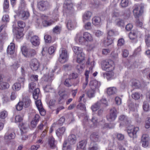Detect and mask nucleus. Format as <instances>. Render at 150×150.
Segmentation results:
<instances>
[{
    "label": "nucleus",
    "instance_id": "61",
    "mask_svg": "<svg viewBox=\"0 0 150 150\" xmlns=\"http://www.w3.org/2000/svg\"><path fill=\"white\" fill-rule=\"evenodd\" d=\"M23 36L22 32L18 31L16 34V37L17 39H20Z\"/></svg>",
    "mask_w": 150,
    "mask_h": 150
},
{
    "label": "nucleus",
    "instance_id": "59",
    "mask_svg": "<svg viewBox=\"0 0 150 150\" xmlns=\"http://www.w3.org/2000/svg\"><path fill=\"white\" fill-rule=\"evenodd\" d=\"M124 22L122 19H119L117 20V24L119 26H122L123 25Z\"/></svg>",
    "mask_w": 150,
    "mask_h": 150
},
{
    "label": "nucleus",
    "instance_id": "56",
    "mask_svg": "<svg viewBox=\"0 0 150 150\" xmlns=\"http://www.w3.org/2000/svg\"><path fill=\"white\" fill-rule=\"evenodd\" d=\"M36 105L38 108H41L42 107V105L40 100H38L35 101Z\"/></svg>",
    "mask_w": 150,
    "mask_h": 150
},
{
    "label": "nucleus",
    "instance_id": "57",
    "mask_svg": "<svg viewBox=\"0 0 150 150\" xmlns=\"http://www.w3.org/2000/svg\"><path fill=\"white\" fill-rule=\"evenodd\" d=\"M60 30L61 28L58 26H56L54 28L53 31L54 32L58 34L60 33Z\"/></svg>",
    "mask_w": 150,
    "mask_h": 150
},
{
    "label": "nucleus",
    "instance_id": "8",
    "mask_svg": "<svg viewBox=\"0 0 150 150\" xmlns=\"http://www.w3.org/2000/svg\"><path fill=\"white\" fill-rule=\"evenodd\" d=\"M107 39L105 40V45H108L112 44V37L115 35V32L112 30H109L107 33Z\"/></svg>",
    "mask_w": 150,
    "mask_h": 150
},
{
    "label": "nucleus",
    "instance_id": "19",
    "mask_svg": "<svg viewBox=\"0 0 150 150\" xmlns=\"http://www.w3.org/2000/svg\"><path fill=\"white\" fill-rule=\"evenodd\" d=\"M89 86L91 89L95 90L99 87L100 83L96 80H93L90 81Z\"/></svg>",
    "mask_w": 150,
    "mask_h": 150
},
{
    "label": "nucleus",
    "instance_id": "53",
    "mask_svg": "<svg viewBox=\"0 0 150 150\" xmlns=\"http://www.w3.org/2000/svg\"><path fill=\"white\" fill-rule=\"evenodd\" d=\"M98 148V146L96 144H95L93 146H92L91 143L88 150H97Z\"/></svg>",
    "mask_w": 150,
    "mask_h": 150
},
{
    "label": "nucleus",
    "instance_id": "39",
    "mask_svg": "<svg viewBox=\"0 0 150 150\" xmlns=\"http://www.w3.org/2000/svg\"><path fill=\"white\" fill-rule=\"evenodd\" d=\"M9 86V84L7 82H2L0 83V89H1L7 88Z\"/></svg>",
    "mask_w": 150,
    "mask_h": 150
},
{
    "label": "nucleus",
    "instance_id": "54",
    "mask_svg": "<svg viewBox=\"0 0 150 150\" xmlns=\"http://www.w3.org/2000/svg\"><path fill=\"white\" fill-rule=\"evenodd\" d=\"M15 122H21L23 120V118L20 115H16L15 117Z\"/></svg>",
    "mask_w": 150,
    "mask_h": 150
},
{
    "label": "nucleus",
    "instance_id": "17",
    "mask_svg": "<svg viewBox=\"0 0 150 150\" xmlns=\"http://www.w3.org/2000/svg\"><path fill=\"white\" fill-rule=\"evenodd\" d=\"M138 31L137 30H133L129 34V38L132 40H134L133 42L135 43L137 42V35Z\"/></svg>",
    "mask_w": 150,
    "mask_h": 150
},
{
    "label": "nucleus",
    "instance_id": "9",
    "mask_svg": "<svg viewBox=\"0 0 150 150\" xmlns=\"http://www.w3.org/2000/svg\"><path fill=\"white\" fill-rule=\"evenodd\" d=\"M30 66L33 70L36 71L38 69L40 66V64L36 59H33L30 62Z\"/></svg>",
    "mask_w": 150,
    "mask_h": 150
},
{
    "label": "nucleus",
    "instance_id": "21",
    "mask_svg": "<svg viewBox=\"0 0 150 150\" xmlns=\"http://www.w3.org/2000/svg\"><path fill=\"white\" fill-rule=\"evenodd\" d=\"M114 73L112 71H109L106 73H103V76L104 77H106L108 80H109L115 78Z\"/></svg>",
    "mask_w": 150,
    "mask_h": 150
},
{
    "label": "nucleus",
    "instance_id": "62",
    "mask_svg": "<svg viewBox=\"0 0 150 150\" xmlns=\"http://www.w3.org/2000/svg\"><path fill=\"white\" fill-rule=\"evenodd\" d=\"M115 103L117 105H120L121 103V99L118 97H115Z\"/></svg>",
    "mask_w": 150,
    "mask_h": 150
},
{
    "label": "nucleus",
    "instance_id": "43",
    "mask_svg": "<svg viewBox=\"0 0 150 150\" xmlns=\"http://www.w3.org/2000/svg\"><path fill=\"white\" fill-rule=\"evenodd\" d=\"M83 28L86 30H90L92 29V25L90 22H87L85 23L83 26Z\"/></svg>",
    "mask_w": 150,
    "mask_h": 150
},
{
    "label": "nucleus",
    "instance_id": "23",
    "mask_svg": "<svg viewBox=\"0 0 150 150\" xmlns=\"http://www.w3.org/2000/svg\"><path fill=\"white\" fill-rule=\"evenodd\" d=\"M86 141L85 140L79 142V145L77 146V150H86Z\"/></svg>",
    "mask_w": 150,
    "mask_h": 150
},
{
    "label": "nucleus",
    "instance_id": "33",
    "mask_svg": "<svg viewBox=\"0 0 150 150\" xmlns=\"http://www.w3.org/2000/svg\"><path fill=\"white\" fill-rule=\"evenodd\" d=\"M22 102L23 103L24 107L26 108L30 105L31 101L28 97H27L23 98V101Z\"/></svg>",
    "mask_w": 150,
    "mask_h": 150
},
{
    "label": "nucleus",
    "instance_id": "20",
    "mask_svg": "<svg viewBox=\"0 0 150 150\" xmlns=\"http://www.w3.org/2000/svg\"><path fill=\"white\" fill-rule=\"evenodd\" d=\"M92 13L89 11H86L82 16V20L83 22L89 20L92 16Z\"/></svg>",
    "mask_w": 150,
    "mask_h": 150
},
{
    "label": "nucleus",
    "instance_id": "26",
    "mask_svg": "<svg viewBox=\"0 0 150 150\" xmlns=\"http://www.w3.org/2000/svg\"><path fill=\"white\" fill-rule=\"evenodd\" d=\"M117 92L116 88L115 87H110L107 88V93L109 96L115 94Z\"/></svg>",
    "mask_w": 150,
    "mask_h": 150
},
{
    "label": "nucleus",
    "instance_id": "44",
    "mask_svg": "<svg viewBox=\"0 0 150 150\" xmlns=\"http://www.w3.org/2000/svg\"><path fill=\"white\" fill-rule=\"evenodd\" d=\"M64 85L67 87H70L72 85L71 79L69 78L65 80L64 82Z\"/></svg>",
    "mask_w": 150,
    "mask_h": 150
},
{
    "label": "nucleus",
    "instance_id": "38",
    "mask_svg": "<svg viewBox=\"0 0 150 150\" xmlns=\"http://www.w3.org/2000/svg\"><path fill=\"white\" fill-rule=\"evenodd\" d=\"M54 22V21L52 20L49 21L45 20L42 22V23L43 26L47 27L51 25Z\"/></svg>",
    "mask_w": 150,
    "mask_h": 150
},
{
    "label": "nucleus",
    "instance_id": "29",
    "mask_svg": "<svg viewBox=\"0 0 150 150\" xmlns=\"http://www.w3.org/2000/svg\"><path fill=\"white\" fill-rule=\"evenodd\" d=\"M83 35L84 38L86 41H91L93 40V38L91 35L87 32H85L83 33Z\"/></svg>",
    "mask_w": 150,
    "mask_h": 150
},
{
    "label": "nucleus",
    "instance_id": "4",
    "mask_svg": "<svg viewBox=\"0 0 150 150\" xmlns=\"http://www.w3.org/2000/svg\"><path fill=\"white\" fill-rule=\"evenodd\" d=\"M23 54L26 57H30L36 55L35 50L33 49L28 50L25 46L23 47L21 49Z\"/></svg>",
    "mask_w": 150,
    "mask_h": 150
},
{
    "label": "nucleus",
    "instance_id": "41",
    "mask_svg": "<svg viewBox=\"0 0 150 150\" xmlns=\"http://www.w3.org/2000/svg\"><path fill=\"white\" fill-rule=\"evenodd\" d=\"M48 144L50 145V147L54 148L55 147L54 144V139L53 137H50L48 140Z\"/></svg>",
    "mask_w": 150,
    "mask_h": 150
},
{
    "label": "nucleus",
    "instance_id": "5",
    "mask_svg": "<svg viewBox=\"0 0 150 150\" xmlns=\"http://www.w3.org/2000/svg\"><path fill=\"white\" fill-rule=\"evenodd\" d=\"M117 111L114 107L112 108L110 110V113L107 116V120L110 122L114 120L117 116Z\"/></svg>",
    "mask_w": 150,
    "mask_h": 150
},
{
    "label": "nucleus",
    "instance_id": "51",
    "mask_svg": "<svg viewBox=\"0 0 150 150\" xmlns=\"http://www.w3.org/2000/svg\"><path fill=\"white\" fill-rule=\"evenodd\" d=\"M77 108L78 109H79L81 110H84L86 111V108L85 105L80 103L77 105Z\"/></svg>",
    "mask_w": 150,
    "mask_h": 150
},
{
    "label": "nucleus",
    "instance_id": "37",
    "mask_svg": "<svg viewBox=\"0 0 150 150\" xmlns=\"http://www.w3.org/2000/svg\"><path fill=\"white\" fill-rule=\"evenodd\" d=\"M100 102L97 101L91 106V108L93 111H96L100 108Z\"/></svg>",
    "mask_w": 150,
    "mask_h": 150
},
{
    "label": "nucleus",
    "instance_id": "6",
    "mask_svg": "<svg viewBox=\"0 0 150 150\" xmlns=\"http://www.w3.org/2000/svg\"><path fill=\"white\" fill-rule=\"evenodd\" d=\"M68 58L67 51L64 48H62L61 51L60 53L59 61L61 63L65 62Z\"/></svg>",
    "mask_w": 150,
    "mask_h": 150
},
{
    "label": "nucleus",
    "instance_id": "12",
    "mask_svg": "<svg viewBox=\"0 0 150 150\" xmlns=\"http://www.w3.org/2000/svg\"><path fill=\"white\" fill-rule=\"evenodd\" d=\"M48 6V4L47 1H40L38 4V7L39 10L44 11L47 9Z\"/></svg>",
    "mask_w": 150,
    "mask_h": 150
},
{
    "label": "nucleus",
    "instance_id": "35",
    "mask_svg": "<svg viewBox=\"0 0 150 150\" xmlns=\"http://www.w3.org/2000/svg\"><path fill=\"white\" fill-rule=\"evenodd\" d=\"M15 134L14 133L10 134L6 133L5 135L4 138L5 139H11L15 138Z\"/></svg>",
    "mask_w": 150,
    "mask_h": 150
},
{
    "label": "nucleus",
    "instance_id": "18",
    "mask_svg": "<svg viewBox=\"0 0 150 150\" xmlns=\"http://www.w3.org/2000/svg\"><path fill=\"white\" fill-rule=\"evenodd\" d=\"M18 16L23 20H25L29 17L30 13L27 11L22 10L19 12Z\"/></svg>",
    "mask_w": 150,
    "mask_h": 150
},
{
    "label": "nucleus",
    "instance_id": "2",
    "mask_svg": "<svg viewBox=\"0 0 150 150\" xmlns=\"http://www.w3.org/2000/svg\"><path fill=\"white\" fill-rule=\"evenodd\" d=\"M115 67L114 62L111 60L103 62L102 65V69L105 71H113Z\"/></svg>",
    "mask_w": 150,
    "mask_h": 150
},
{
    "label": "nucleus",
    "instance_id": "32",
    "mask_svg": "<svg viewBox=\"0 0 150 150\" xmlns=\"http://www.w3.org/2000/svg\"><path fill=\"white\" fill-rule=\"evenodd\" d=\"M63 150H72V146L67 144V141H64L62 145Z\"/></svg>",
    "mask_w": 150,
    "mask_h": 150
},
{
    "label": "nucleus",
    "instance_id": "22",
    "mask_svg": "<svg viewBox=\"0 0 150 150\" xmlns=\"http://www.w3.org/2000/svg\"><path fill=\"white\" fill-rule=\"evenodd\" d=\"M30 41L32 44L35 46H38L40 43L39 38L36 35L33 36L30 39Z\"/></svg>",
    "mask_w": 150,
    "mask_h": 150
},
{
    "label": "nucleus",
    "instance_id": "50",
    "mask_svg": "<svg viewBox=\"0 0 150 150\" xmlns=\"http://www.w3.org/2000/svg\"><path fill=\"white\" fill-rule=\"evenodd\" d=\"M7 115V112L6 111L1 112L0 113V118L2 119H5Z\"/></svg>",
    "mask_w": 150,
    "mask_h": 150
},
{
    "label": "nucleus",
    "instance_id": "11",
    "mask_svg": "<svg viewBox=\"0 0 150 150\" xmlns=\"http://www.w3.org/2000/svg\"><path fill=\"white\" fill-rule=\"evenodd\" d=\"M19 127L21 131V135L26 133L29 130V126L26 123H22L19 124Z\"/></svg>",
    "mask_w": 150,
    "mask_h": 150
},
{
    "label": "nucleus",
    "instance_id": "30",
    "mask_svg": "<svg viewBox=\"0 0 150 150\" xmlns=\"http://www.w3.org/2000/svg\"><path fill=\"white\" fill-rule=\"evenodd\" d=\"M66 128L64 127L59 128L56 130V134L58 137L61 136L63 134Z\"/></svg>",
    "mask_w": 150,
    "mask_h": 150
},
{
    "label": "nucleus",
    "instance_id": "64",
    "mask_svg": "<svg viewBox=\"0 0 150 150\" xmlns=\"http://www.w3.org/2000/svg\"><path fill=\"white\" fill-rule=\"evenodd\" d=\"M150 127V118H148V119L146 121L145 127L148 129Z\"/></svg>",
    "mask_w": 150,
    "mask_h": 150
},
{
    "label": "nucleus",
    "instance_id": "31",
    "mask_svg": "<svg viewBox=\"0 0 150 150\" xmlns=\"http://www.w3.org/2000/svg\"><path fill=\"white\" fill-rule=\"evenodd\" d=\"M68 96L66 94L63 93L60 95L58 99V103L59 104H61L64 103L65 100L68 98Z\"/></svg>",
    "mask_w": 150,
    "mask_h": 150
},
{
    "label": "nucleus",
    "instance_id": "47",
    "mask_svg": "<svg viewBox=\"0 0 150 150\" xmlns=\"http://www.w3.org/2000/svg\"><path fill=\"white\" fill-rule=\"evenodd\" d=\"M140 94L137 92L133 93L132 94V98L135 100L139 99L140 98Z\"/></svg>",
    "mask_w": 150,
    "mask_h": 150
},
{
    "label": "nucleus",
    "instance_id": "14",
    "mask_svg": "<svg viewBox=\"0 0 150 150\" xmlns=\"http://www.w3.org/2000/svg\"><path fill=\"white\" fill-rule=\"evenodd\" d=\"M76 136L73 134L69 135L67 138V144L72 145L76 143Z\"/></svg>",
    "mask_w": 150,
    "mask_h": 150
},
{
    "label": "nucleus",
    "instance_id": "63",
    "mask_svg": "<svg viewBox=\"0 0 150 150\" xmlns=\"http://www.w3.org/2000/svg\"><path fill=\"white\" fill-rule=\"evenodd\" d=\"M117 139L120 140H122L124 138V136L123 134H117Z\"/></svg>",
    "mask_w": 150,
    "mask_h": 150
},
{
    "label": "nucleus",
    "instance_id": "55",
    "mask_svg": "<svg viewBox=\"0 0 150 150\" xmlns=\"http://www.w3.org/2000/svg\"><path fill=\"white\" fill-rule=\"evenodd\" d=\"M44 89L45 92H49L51 91L52 89L50 85H47L44 88Z\"/></svg>",
    "mask_w": 150,
    "mask_h": 150
},
{
    "label": "nucleus",
    "instance_id": "42",
    "mask_svg": "<svg viewBox=\"0 0 150 150\" xmlns=\"http://www.w3.org/2000/svg\"><path fill=\"white\" fill-rule=\"evenodd\" d=\"M21 86L20 83L16 82L13 86L12 88L14 90L18 91L21 89Z\"/></svg>",
    "mask_w": 150,
    "mask_h": 150
},
{
    "label": "nucleus",
    "instance_id": "58",
    "mask_svg": "<svg viewBox=\"0 0 150 150\" xmlns=\"http://www.w3.org/2000/svg\"><path fill=\"white\" fill-rule=\"evenodd\" d=\"M56 49L55 47L53 46H51L48 49V52L50 54H53L55 51Z\"/></svg>",
    "mask_w": 150,
    "mask_h": 150
},
{
    "label": "nucleus",
    "instance_id": "27",
    "mask_svg": "<svg viewBox=\"0 0 150 150\" xmlns=\"http://www.w3.org/2000/svg\"><path fill=\"white\" fill-rule=\"evenodd\" d=\"M101 19L99 16H95L92 19V23L94 25H98L100 24Z\"/></svg>",
    "mask_w": 150,
    "mask_h": 150
},
{
    "label": "nucleus",
    "instance_id": "1",
    "mask_svg": "<svg viewBox=\"0 0 150 150\" xmlns=\"http://www.w3.org/2000/svg\"><path fill=\"white\" fill-rule=\"evenodd\" d=\"M72 49L74 53L77 55V62L79 63H81L85 58L84 54L82 52V48L79 47L74 46Z\"/></svg>",
    "mask_w": 150,
    "mask_h": 150
},
{
    "label": "nucleus",
    "instance_id": "46",
    "mask_svg": "<svg viewBox=\"0 0 150 150\" xmlns=\"http://www.w3.org/2000/svg\"><path fill=\"white\" fill-rule=\"evenodd\" d=\"M35 83L34 82H32L29 84V91L30 92H32L33 90L35 88Z\"/></svg>",
    "mask_w": 150,
    "mask_h": 150
},
{
    "label": "nucleus",
    "instance_id": "34",
    "mask_svg": "<svg viewBox=\"0 0 150 150\" xmlns=\"http://www.w3.org/2000/svg\"><path fill=\"white\" fill-rule=\"evenodd\" d=\"M40 90L38 88L35 89L33 93V98L35 99H37L40 96Z\"/></svg>",
    "mask_w": 150,
    "mask_h": 150
},
{
    "label": "nucleus",
    "instance_id": "25",
    "mask_svg": "<svg viewBox=\"0 0 150 150\" xmlns=\"http://www.w3.org/2000/svg\"><path fill=\"white\" fill-rule=\"evenodd\" d=\"M15 45L13 43H10L7 48V52L8 54L10 55L13 54L15 52Z\"/></svg>",
    "mask_w": 150,
    "mask_h": 150
},
{
    "label": "nucleus",
    "instance_id": "36",
    "mask_svg": "<svg viewBox=\"0 0 150 150\" xmlns=\"http://www.w3.org/2000/svg\"><path fill=\"white\" fill-rule=\"evenodd\" d=\"M95 92V90L91 89L87 91L86 94L88 97L91 98L94 96Z\"/></svg>",
    "mask_w": 150,
    "mask_h": 150
},
{
    "label": "nucleus",
    "instance_id": "40",
    "mask_svg": "<svg viewBox=\"0 0 150 150\" xmlns=\"http://www.w3.org/2000/svg\"><path fill=\"white\" fill-rule=\"evenodd\" d=\"M128 0H121L120 4V6L121 8H124L128 6Z\"/></svg>",
    "mask_w": 150,
    "mask_h": 150
},
{
    "label": "nucleus",
    "instance_id": "24",
    "mask_svg": "<svg viewBox=\"0 0 150 150\" xmlns=\"http://www.w3.org/2000/svg\"><path fill=\"white\" fill-rule=\"evenodd\" d=\"M81 35V33H78L77 34L76 38L75 40L76 41L78 40L80 44L82 45H84L86 42V40H85L84 37L80 36Z\"/></svg>",
    "mask_w": 150,
    "mask_h": 150
},
{
    "label": "nucleus",
    "instance_id": "16",
    "mask_svg": "<svg viewBox=\"0 0 150 150\" xmlns=\"http://www.w3.org/2000/svg\"><path fill=\"white\" fill-rule=\"evenodd\" d=\"M64 6L65 8L69 11L73 10V4L70 0H66L64 3Z\"/></svg>",
    "mask_w": 150,
    "mask_h": 150
},
{
    "label": "nucleus",
    "instance_id": "48",
    "mask_svg": "<svg viewBox=\"0 0 150 150\" xmlns=\"http://www.w3.org/2000/svg\"><path fill=\"white\" fill-rule=\"evenodd\" d=\"M23 106V103L22 102H20L17 105L16 108L18 110L20 111L22 109Z\"/></svg>",
    "mask_w": 150,
    "mask_h": 150
},
{
    "label": "nucleus",
    "instance_id": "10",
    "mask_svg": "<svg viewBox=\"0 0 150 150\" xmlns=\"http://www.w3.org/2000/svg\"><path fill=\"white\" fill-rule=\"evenodd\" d=\"M47 72L49 71V73L48 74H44L43 76L44 80L45 81L51 83L54 78L53 71L51 70L49 71V70L47 69Z\"/></svg>",
    "mask_w": 150,
    "mask_h": 150
},
{
    "label": "nucleus",
    "instance_id": "45",
    "mask_svg": "<svg viewBox=\"0 0 150 150\" xmlns=\"http://www.w3.org/2000/svg\"><path fill=\"white\" fill-rule=\"evenodd\" d=\"M143 107L144 110L146 111H148L149 110V107L148 103L146 101L144 102Z\"/></svg>",
    "mask_w": 150,
    "mask_h": 150
},
{
    "label": "nucleus",
    "instance_id": "28",
    "mask_svg": "<svg viewBox=\"0 0 150 150\" xmlns=\"http://www.w3.org/2000/svg\"><path fill=\"white\" fill-rule=\"evenodd\" d=\"M76 24V22L74 21L72 22L71 20H68L67 23V26L69 30L73 29Z\"/></svg>",
    "mask_w": 150,
    "mask_h": 150
},
{
    "label": "nucleus",
    "instance_id": "13",
    "mask_svg": "<svg viewBox=\"0 0 150 150\" xmlns=\"http://www.w3.org/2000/svg\"><path fill=\"white\" fill-rule=\"evenodd\" d=\"M149 136L147 134H143L141 137V142L142 146L144 147H147L149 144Z\"/></svg>",
    "mask_w": 150,
    "mask_h": 150
},
{
    "label": "nucleus",
    "instance_id": "7",
    "mask_svg": "<svg viewBox=\"0 0 150 150\" xmlns=\"http://www.w3.org/2000/svg\"><path fill=\"white\" fill-rule=\"evenodd\" d=\"M133 13L135 17H138L143 12V8L138 4H135L133 6Z\"/></svg>",
    "mask_w": 150,
    "mask_h": 150
},
{
    "label": "nucleus",
    "instance_id": "15",
    "mask_svg": "<svg viewBox=\"0 0 150 150\" xmlns=\"http://www.w3.org/2000/svg\"><path fill=\"white\" fill-rule=\"evenodd\" d=\"M91 141L93 142H99L100 140V136L98 132H95L92 133L90 136Z\"/></svg>",
    "mask_w": 150,
    "mask_h": 150
},
{
    "label": "nucleus",
    "instance_id": "49",
    "mask_svg": "<svg viewBox=\"0 0 150 150\" xmlns=\"http://www.w3.org/2000/svg\"><path fill=\"white\" fill-rule=\"evenodd\" d=\"M45 41L46 43H50L51 42V36L48 35H45L44 37Z\"/></svg>",
    "mask_w": 150,
    "mask_h": 150
},
{
    "label": "nucleus",
    "instance_id": "60",
    "mask_svg": "<svg viewBox=\"0 0 150 150\" xmlns=\"http://www.w3.org/2000/svg\"><path fill=\"white\" fill-rule=\"evenodd\" d=\"M9 7V4L8 0H4V9H8Z\"/></svg>",
    "mask_w": 150,
    "mask_h": 150
},
{
    "label": "nucleus",
    "instance_id": "3",
    "mask_svg": "<svg viewBox=\"0 0 150 150\" xmlns=\"http://www.w3.org/2000/svg\"><path fill=\"white\" fill-rule=\"evenodd\" d=\"M139 128L134 127L132 125H130L127 128V132L130 137L134 139L137 138V133L139 130Z\"/></svg>",
    "mask_w": 150,
    "mask_h": 150
},
{
    "label": "nucleus",
    "instance_id": "52",
    "mask_svg": "<svg viewBox=\"0 0 150 150\" xmlns=\"http://www.w3.org/2000/svg\"><path fill=\"white\" fill-rule=\"evenodd\" d=\"M18 26L21 28H23L25 27V23L21 21L18 22Z\"/></svg>",
    "mask_w": 150,
    "mask_h": 150
}]
</instances>
